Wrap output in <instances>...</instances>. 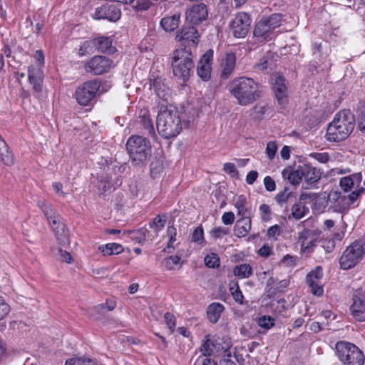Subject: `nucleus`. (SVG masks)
I'll list each match as a JSON object with an SVG mask.
<instances>
[{
  "mask_svg": "<svg viewBox=\"0 0 365 365\" xmlns=\"http://www.w3.org/2000/svg\"><path fill=\"white\" fill-rule=\"evenodd\" d=\"M260 88L258 82L246 76L235 77L227 85L230 95L242 106H249L257 101L261 97Z\"/></svg>",
  "mask_w": 365,
  "mask_h": 365,
  "instance_id": "f257e3e1",
  "label": "nucleus"
},
{
  "mask_svg": "<svg viewBox=\"0 0 365 365\" xmlns=\"http://www.w3.org/2000/svg\"><path fill=\"white\" fill-rule=\"evenodd\" d=\"M355 125V117L350 110L338 112L329 123L326 139L329 142H341L352 133Z\"/></svg>",
  "mask_w": 365,
  "mask_h": 365,
  "instance_id": "f03ea898",
  "label": "nucleus"
},
{
  "mask_svg": "<svg viewBox=\"0 0 365 365\" xmlns=\"http://www.w3.org/2000/svg\"><path fill=\"white\" fill-rule=\"evenodd\" d=\"M125 146L131 165L137 168L145 167L152 155L150 140L142 135H132L128 138Z\"/></svg>",
  "mask_w": 365,
  "mask_h": 365,
  "instance_id": "7ed1b4c3",
  "label": "nucleus"
},
{
  "mask_svg": "<svg viewBox=\"0 0 365 365\" xmlns=\"http://www.w3.org/2000/svg\"><path fill=\"white\" fill-rule=\"evenodd\" d=\"M173 73L178 79L187 82L195 68L194 55L190 46H180L172 54Z\"/></svg>",
  "mask_w": 365,
  "mask_h": 365,
  "instance_id": "20e7f679",
  "label": "nucleus"
},
{
  "mask_svg": "<svg viewBox=\"0 0 365 365\" xmlns=\"http://www.w3.org/2000/svg\"><path fill=\"white\" fill-rule=\"evenodd\" d=\"M156 124L158 133L165 139L176 137L182 130L181 120L175 109L161 107Z\"/></svg>",
  "mask_w": 365,
  "mask_h": 365,
  "instance_id": "39448f33",
  "label": "nucleus"
},
{
  "mask_svg": "<svg viewBox=\"0 0 365 365\" xmlns=\"http://www.w3.org/2000/svg\"><path fill=\"white\" fill-rule=\"evenodd\" d=\"M365 192V188L354 190L350 194L345 195L341 192L331 190L327 195V205L329 204V210L333 212L345 213L357 199Z\"/></svg>",
  "mask_w": 365,
  "mask_h": 365,
  "instance_id": "423d86ee",
  "label": "nucleus"
},
{
  "mask_svg": "<svg viewBox=\"0 0 365 365\" xmlns=\"http://www.w3.org/2000/svg\"><path fill=\"white\" fill-rule=\"evenodd\" d=\"M336 354L343 365H364V352L354 344L339 341L335 344Z\"/></svg>",
  "mask_w": 365,
  "mask_h": 365,
  "instance_id": "0eeeda50",
  "label": "nucleus"
},
{
  "mask_svg": "<svg viewBox=\"0 0 365 365\" xmlns=\"http://www.w3.org/2000/svg\"><path fill=\"white\" fill-rule=\"evenodd\" d=\"M37 206L41 209L55 233L57 240L61 244L68 243V234L65 225L61 220V216L53 207L44 200H39Z\"/></svg>",
  "mask_w": 365,
  "mask_h": 365,
  "instance_id": "6e6552de",
  "label": "nucleus"
},
{
  "mask_svg": "<svg viewBox=\"0 0 365 365\" xmlns=\"http://www.w3.org/2000/svg\"><path fill=\"white\" fill-rule=\"evenodd\" d=\"M125 168V165L107 166L105 174L101 177L98 181V190L101 194L115 190L121 185V175Z\"/></svg>",
  "mask_w": 365,
  "mask_h": 365,
  "instance_id": "1a4fd4ad",
  "label": "nucleus"
},
{
  "mask_svg": "<svg viewBox=\"0 0 365 365\" xmlns=\"http://www.w3.org/2000/svg\"><path fill=\"white\" fill-rule=\"evenodd\" d=\"M365 254V241L355 240L343 252L339 259L341 269L347 270L354 267Z\"/></svg>",
  "mask_w": 365,
  "mask_h": 365,
  "instance_id": "9d476101",
  "label": "nucleus"
},
{
  "mask_svg": "<svg viewBox=\"0 0 365 365\" xmlns=\"http://www.w3.org/2000/svg\"><path fill=\"white\" fill-rule=\"evenodd\" d=\"M101 86V81L93 79L79 86L75 92L77 102L81 106H88L94 98Z\"/></svg>",
  "mask_w": 365,
  "mask_h": 365,
  "instance_id": "9b49d317",
  "label": "nucleus"
},
{
  "mask_svg": "<svg viewBox=\"0 0 365 365\" xmlns=\"http://www.w3.org/2000/svg\"><path fill=\"white\" fill-rule=\"evenodd\" d=\"M350 312L358 322H365V289L360 287L353 291Z\"/></svg>",
  "mask_w": 365,
  "mask_h": 365,
  "instance_id": "f8f14e48",
  "label": "nucleus"
},
{
  "mask_svg": "<svg viewBox=\"0 0 365 365\" xmlns=\"http://www.w3.org/2000/svg\"><path fill=\"white\" fill-rule=\"evenodd\" d=\"M208 17L207 6L203 3L194 4L185 13V24L197 26L206 21Z\"/></svg>",
  "mask_w": 365,
  "mask_h": 365,
  "instance_id": "ddd939ff",
  "label": "nucleus"
},
{
  "mask_svg": "<svg viewBox=\"0 0 365 365\" xmlns=\"http://www.w3.org/2000/svg\"><path fill=\"white\" fill-rule=\"evenodd\" d=\"M178 41L183 42V46L196 48L200 41V34L195 26L185 24L176 35Z\"/></svg>",
  "mask_w": 365,
  "mask_h": 365,
  "instance_id": "4468645a",
  "label": "nucleus"
},
{
  "mask_svg": "<svg viewBox=\"0 0 365 365\" xmlns=\"http://www.w3.org/2000/svg\"><path fill=\"white\" fill-rule=\"evenodd\" d=\"M112 61L103 56H95L88 61L84 65V69L87 73L93 75H101L110 69Z\"/></svg>",
  "mask_w": 365,
  "mask_h": 365,
  "instance_id": "2eb2a0df",
  "label": "nucleus"
},
{
  "mask_svg": "<svg viewBox=\"0 0 365 365\" xmlns=\"http://www.w3.org/2000/svg\"><path fill=\"white\" fill-rule=\"evenodd\" d=\"M92 16L96 20L106 19L115 22L121 16V9L118 5L105 4L97 7Z\"/></svg>",
  "mask_w": 365,
  "mask_h": 365,
  "instance_id": "dca6fc26",
  "label": "nucleus"
},
{
  "mask_svg": "<svg viewBox=\"0 0 365 365\" xmlns=\"http://www.w3.org/2000/svg\"><path fill=\"white\" fill-rule=\"evenodd\" d=\"M251 19L245 12H240L236 14L232 20L230 27L233 35L236 38H244L250 29Z\"/></svg>",
  "mask_w": 365,
  "mask_h": 365,
  "instance_id": "f3484780",
  "label": "nucleus"
},
{
  "mask_svg": "<svg viewBox=\"0 0 365 365\" xmlns=\"http://www.w3.org/2000/svg\"><path fill=\"white\" fill-rule=\"evenodd\" d=\"M323 275L322 267L317 266L306 276V282L310 289V292L317 297L322 296L324 293L323 286L321 284V279Z\"/></svg>",
  "mask_w": 365,
  "mask_h": 365,
  "instance_id": "a211bd4d",
  "label": "nucleus"
},
{
  "mask_svg": "<svg viewBox=\"0 0 365 365\" xmlns=\"http://www.w3.org/2000/svg\"><path fill=\"white\" fill-rule=\"evenodd\" d=\"M212 58L213 50L209 49L200 57L197 65V73L204 81H207L211 77Z\"/></svg>",
  "mask_w": 365,
  "mask_h": 365,
  "instance_id": "6ab92c4d",
  "label": "nucleus"
},
{
  "mask_svg": "<svg viewBox=\"0 0 365 365\" xmlns=\"http://www.w3.org/2000/svg\"><path fill=\"white\" fill-rule=\"evenodd\" d=\"M136 122L138 128L142 130L143 134L146 135L154 141L157 140L155 128L148 110H141Z\"/></svg>",
  "mask_w": 365,
  "mask_h": 365,
  "instance_id": "aec40b11",
  "label": "nucleus"
},
{
  "mask_svg": "<svg viewBox=\"0 0 365 365\" xmlns=\"http://www.w3.org/2000/svg\"><path fill=\"white\" fill-rule=\"evenodd\" d=\"M272 89L278 103L282 108H284L288 101L286 79L282 76H277L273 83Z\"/></svg>",
  "mask_w": 365,
  "mask_h": 365,
  "instance_id": "412c9836",
  "label": "nucleus"
},
{
  "mask_svg": "<svg viewBox=\"0 0 365 365\" xmlns=\"http://www.w3.org/2000/svg\"><path fill=\"white\" fill-rule=\"evenodd\" d=\"M150 88L153 89L159 98L166 101L169 96V87L163 76H152L149 79Z\"/></svg>",
  "mask_w": 365,
  "mask_h": 365,
  "instance_id": "4be33fe9",
  "label": "nucleus"
},
{
  "mask_svg": "<svg viewBox=\"0 0 365 365\" xmlns=\"http://www.w3.org/2000/svg\"><path fill=\"white\" fill-rule=\"evenodd\" d=\"M27 70L29 82L32 85L33 90L36 93H41L42 91L44 77L43 71L34 66H29Z\"/></svg>",
  "mask_w": 365,
  "mask_h": 365,
  "instance_id": "5701e85b",
  "label": "nucleus"
},
{
  "mask_svg": "<svg viewBox=\"0 0 365 365\" xmlns=\"http://www.w3.org/2000/svg\"><path fill=\"white\" fill-rule=\"evenodd\" d=\"M300 171L301 175H303L305 180V182L310 185L318 182L322 176L320 170L309 164L300 165Z\"/></svg>",
  "mask_w": 365,
  "mask_h": 365,
  "instance_id": "b1692460",
  "label": "nucleus"
},
{
  "mask_svg": "<svg viewBox=\"0 0 365 365\" xmlns=\"http://www.w3.org/2000/svg\"><path fill=\"white\" fill-rule=\"evenodd\" d=\"M236 64V56L234 53H227L222 60L221 77L227 79L234 71Z\"/></svg>",
  "mask_w": 365,
  "mask_h": 365,
  "instance_id": "393cba45",
  "label": "nucleus"
},
{
  "mask_svg": "<svg viewBox=\"0 0 365 365\" xmlns=\"http://www.w3.org/2000/svg\"><path fill=\"white\" fill-rule=\"evenodd\" d=\"M251 217H240V219L237 220L234 227L235 235L239 238L247 236L251 230Z\"/></svg>",
  "mask_w": 365,
  "mask_h": 365,
  "instance_id": "a878e982",
  "label": "nucleus"
},
{
  "mask_svg": "<svg viewBox=\"0 0 365 365\" xmlns=\"http://www.w3.org/2000/svg\"><path fill=\"white\" fill-rule=\"evenodd\" d=\"M96 50L101 53H114L116 48L113 46V39L110 36H99L93 38Z\"/></svg>",
  "mask_w": 365,
  "mask_h": 365,
  "instance_id": "bb28decb",
  "label": "nucleus"
},
{
  "mask_svg": "<svg viewBox=\"0 0 365 365\" xmlns=\"http://www.w3.org/2000/svg\"><path fill=\"white\" fill-rule=\"evenodd\" d=\"M273 29L266 23L263 19H260L256 24L253 34L257 38H261L262 39L271 38L273 34Z\"/></svg>",
  "mask_w": 365,
  "mask_h": 365,
  "instance_id": "cd10ccee",
  "label": "nucleus"
},
{
  "mask_svg": "<svg viewBox=\"0 0 365 365\" xmlns=\"http://www.w3.org/2000/svg\"><path fill=\"white\" fill-rule=\"evenodd\" d=\"M224 310L225 307L223 304L218 302L211 303L207 309V317L208 320L212 324L217 323Z\"/></svg>",
  "mask_w": 365,
  "mask_h": 365,
  "instance_id": "c85d7f7f",
  "label": "nucleus"
},
{
  "mask_svg": "<svg viewBox=\"0 0 365 365\" xmlns=\"http://www.w3.org/2000/svg\"><path fill=\"white\" fill-rule=\"evenodd\" d=\"M180 23V15L175 14L172 16H167L163 17L160 22L161 27L165 31H173L175 30Z\"/></svg>",
  "mask_w": 365,
  "mask_h": 365,
  "instance_id": "c756f323",
  "label": "nucleus"
},
{
  "mask_svg": "<svg viewBox=\"0 0 365 365\" xmlns=\"http://www.w3.org/2000/svg\"><path fill=\"white\" fill-rule=\"evenodd\" d=\"M247 197L243 195H239L234 205L237 210V215L240 217H251V208L247 206Z\"/></svg>",
  "mask_w": 365,
  "mask_h": 365,
  "instance_id": "7c9ffc66",
  "label": "nucleus"
},
{
  "mask_svg": "<svg viewBox=\"0 0 365 365\" xmlns=\"http://www.w3.org/2000/svg\"><path fill=\"white\" fill-rule=\"evenodd\" d=\"M0 160L6 165L10 166L14 164V156L9 150L6 143L0 135Z\"/></svg>",
  "mask_w": 365,
  "mask_h": 365,
  "instance_id": "2f4dec72",
  "label": "nucleus"
},
{
  "mask_svg": "<svg viewBox=\"0 0 365 365\" xmlns=\"http://www.w3.org/2000/svg\"><path fill=\"white\" fill-rule=\"evenodd\" d=\"M98 250L106 255H118L123 252V247L118 243H107L98 247Z\"/></svg>",
  "mask_w": 365,
  "mask_h": 365,
  "instance_id": "473e14b6",
  "label": "nucleus"
},
{
  "mask_svg": "<svg viewBox=\"0 0 365 365\" xmlns=\"http://www.w3.org/2000/svg\"><path fill=\"white\" fill-rule=\"evenodd\" d=\"M308 212L309 208L301 201L295 202L292 207V215L295 220H300Z\"/></svg>",
  "mask_w": 365,
  "mask_h": 365,
  "instance_id": "72a5a7b5",
  "label": "nucleus"
},
{
  "mask_svg": "<svg viewBox=\"0 0 365 365\" xmlns=\"http://www.w3.org/2000/svg\"><path fill=\"white\" fill-rule=\"evenodd\" d=\"M320 235L321 234L316 235L313 238L308 240L307 242L301 245V252L307 255L312 253L319 241Z\"/></svg>",
  "mask_w": 365,
  "mask_h": 365,
  "instance_id": "f704fd0d",
  "label": "nucleus"
},
{
  "mask_svg": "<svg viewBox=\"0 0 365 365\" xmlns=\"http://www.w3.org/2000/svg\"><path fill=\"white\" fill-rule=\"evenodd\" d=\"M230 292L236 302L240 304H244V295L237 282L232 281L230 283Z\"/></svg>",
  "mask_w": 365,
  "mask_h": 365,
  "instance_id": "c9c22d12",
  "label": "nucleus"
},
{
  "mask_svg": "<svg viewBox=\"0 0 365 365\" xmlns=\"http://www.w3.org/2000/svg\"><path fill=\"white\" fill-rule=\"evenodd\" d=\"M161 264L165 269L173 270L177 267H180V257L177 255H172L163 259Z\"/></svg>",
  "mask_w": 365,
  "mask_h": 365,
  "instance_id": "e433bc0d",
  "label": "nucleus"
},
{
  "mask_svg": "<svg viewBox=\"0 0 365 365\" xmlns=\"http://www.w3.org/2000/svg\"><path fill=\"white\" fill-rule=\"evenodd\" d=\"M234 274L241 279L248 278L252 274V269L248 264H242L235 267Z\"/></svg>",
  "mask_w": 365,
  "mask_h": 365,
  "instance_id": "4c0bfd02",
  "label": "nucleus"
},
{
  "mask_svg": "<svg viewBox=\"0 0 365 365\" xmlns=\"http://www.w3.org/2000/svg\"><path fill=\"white\" fill-rule=\"evenodd\" d=\"M191 241L197 243L201 247H204L206 245V241L204 237V230L201 225L197 226L194 229L191 235Z\"/></svg>",
  "mask_w": 365,
  "mask_h": 365,
  "instance_id": "58836bf2",
  "label": "nucleus"
},
{
  "mask_svg": "<svg viewBox=\"0 0 365 365\" xmlns=\"http://www.w3.org/2000/svg\"><path fill=\"white\" fill-rule=\"evenodd\" d=\"M65 365H98L96 359L86 357H74L66 361Z\"/></svg>",
  "mask_w": 365,
  "mask_h": 365,
  "instance_id": "ea45409f",
  "label": "nucleus"
},
{
  "mask_svg": "<svg viewBox=\"0 0 365 365\" xmlns=\"http://www.w3.org/2000/svg\"><path fill=\"white\" fill-rule=\"evenodd\" d=\"M317 234H321V232L318 230L304 229L299 233L298 242L301 245Z\"/></svg>",
  "mask_w": 365,
  "mask_h": 365,
  "instance_id": "a19ab883",
  "label": "nucleus"
},
{
  "mask_svg": "<svg viewBox=\"0 0 365 365\" xmlns=\"http://www.w3.org/2000/svg\"><path fill=\"white\" fill-rule=\"evenodd\" d=\"M282 15L280 14H273L269 16L263 17L266 23L273 29V31L279 27L282 21Z\"/></svg>",
  "mask_w": 365,
  "mask_h": 365,
  "instance_id": "79ce46f5",
  "label": "nucleus"
},
{
  "mask_svg": "<svg viewBox=\"0 0 365 365\" xmlns=\"http://www.w3.org/2000/svg\"><path fill=\"white\" fill-rule=\"evenodd\" d=\"M210 234L214 239H221L230 234V229L222 226L215 227L210 231Z\"/></svg>",
  "mask_w": 365,
  "mask_h": 365,
  "instance_id": "37998d69",
  "label": "nucleus"
},
{
  "mask_svg": "<svg viewBox=\"0 0 365 365\" xmlns=\"http://www.w3.org/2000/svg\"><path fill=\"white\" fill-rule=\"evenodd\" d=\"M215 346L214 342L210 339H207L200 346V351L205 356H211Z\"/></svg>",
  "mask_w": 365,
  "mask_h": 365,
  "instance_id": "c03bdc74",
  "label": "nucleus"
},
{
  "mask_svg": "<svg viewBox=\"0 0 365 365\" xmlns=\"http://www.w3.org/2000/svg\"><path fill=\"white\" fill-rule=\"evenodd\" d=\"M150 175L153 178H155L161 173L163 170V165L162 163L155 160L150 163Z\"/></svg>",
  "mask_w": 365,
  "mask_h": 365,
  "instance_id": "a18cd8bd",
  "label": "nucleus"
},
{
  "mask_svg": "<svg viewBox=\"0 0 365 365\" xmlns=\"http://www.w3.org/2000/svg\"><path fill=\"white\" fill-rule=\"evenodd\" d=\"M292 195V192H289L288 187H285L282 191L276 195L274 199L279 205H282L283 203H285L288 200Z\"/></svg>",
  "mask_w": 365,
  "mask_h": 365,
  "instance_id": "49530a36",
  "label": "nucleus"
},
{
  "mask_svg": "<svg viewBox=\"0 0 365 365\" xmlns=\"http://www.w3.org/2000/svg\"><path fill=\"white\" fill-rule=\"evenodd\" d=\"M258 325L264 329H269L274 325V320L271 317L262 316L258 319Z\"/></svg>",
  "mask_w": 365,
  "mask_h": 365,
  "instance_id": "de8ad7c7",
  "label": "nucleus"
},
{
  "mask_svg": "<svg viewBox=\"0 0 365 365\" xmlns=\"http://www.w3.org/2000/svg\"><path fill=\"white\" fill-rule=\"evenodd\" d=\"M165 224V220H163L160 218V215H157L151 222H149V227L158 232L164 227Z\"/></svg>",
  "mask_w": 365,
  "mask_h": 365,
  "instance_id": "09e8293b",
  "label": "nucleus"
},
{
  "mask_svg": "<svg viewBox=\"0 0 365 365\" xmlns=\"http://www.w3.org/2000/svg\"><path fill=\"white\" fill-rule=\"evenodd\" d=\"M205 263L210 268H215L220 265V259L216 254L212 253L205 257Z\"/></svg>",
  "mask_w": 365,
  "mask_h": 365,
  "instance_id": "8fccbe9b",
  "label": "nucleus"
},
{
  "mask_svg": "<svg viewBox=\"0 0 365 365\" xmlns=\"http://www.w3.org/2000/svg\"><path fill=\"white\" fill-rule=\"evenodd\" d=\"M303 178V175H301L300 165H299L296 170L289 173L288 180L292 185H298Z\"/></svg>",
  "mask_w": 365,
  "mask_h": 365,
  "instance_id": "3c124183",
  "label": "nucleus"
},
{
  "mask_svg": "<svg viewBox=\"0 0 365 365\" xmlns=\"http://www.w3.org/2000/svg\"><path fill=\"white\" fill-rule=\"evenodd\" d=\"M223 170L232 178H237L239 177V172L237 170L234 163H226L223 165Z\"/></svg>",
  "mask_w": 365,
  "mask_h": 365,
  "instance_id": "603ef678",
  "label": "nucleus"
},
{
  "mask_svg": "<svg viewBox=\"0 0 365 365\" xmlns=\"http://www.w3.org/2000/svg\"><path fill=\"white\" fill-rule=\"evenodd\" d=\"M107 312L104 303L93 307L91 310V314L96 319H101V315H103Z\"/></svg>",
  "mask_w": 365,
  "mask_h": 365,
  "instance_id": "864d4df0",
  "label": "nucleus"
},
{
  "mask_svg": "<svg viewBox=\"0 0 365 365\" xmlns=\"http://www.w3.org/2000/svg\"><path fill=\"white\" fill-rule=\"evenodd\" d=\"M339 185L341 189L346 192L351 191L354 187L351 178H350L349 175L341 178L339 181Z\"/></svg>",
  "mask_w": 365,
  "mask_h": 365,
  "instance_id": "5fc2aeb1",
  "label": "nucleus"
},
{
  "mask_svg": "<svg viewBox=\"0 0 365 365\" xmlns=\"http://www.w3.org/2000/svg\"><path fill=\"white\" fill-rule=\"evenodd\" d=\"M259 211L263 221L267 222L271 219V209L268 205L262 204L259 206Z\"/></svg>",
  "mask_w": 365,
  "mask_h": 365,
  "instance_id": "6e6d98bb",
  "label": "nucleus"
},
{
  "mask_svg": "<svg viewBox=\"0 0 365 365\" xmlns=\"http://www.w3.org/2000/svg\"><path fill=\"white\" fill-rule=\"evenodd\" d=\"M309 156L321 163H327L329 160V155L327 153H312Z\"/></svg>",
  "mask_w": 365,
  "mask_h": 365,
  "instance_id": "4d7b16f0",
  "label": "nucleus"
},
{
  "mask_svg": "<svg viewBox=\"0 0 365 365\" xmlns=\"http://www.w3.org/2000/svg\"><path fill=\"white\" fill-rule=\"evenodd\" d=\"M350 178H351V182L353 186L355 187V190H357L360 188H364L361 186V182L362 181V174L361 173H356L349 175Z\"/></svg>",
  "mask_w": 365,
  "mask_h": 365,
  "instance_id": "13d9d810",
  "label": "nucleus"
},
{
  "mask_svg": "<svg viewBox=\"0 0 365 365\" xmlns=\"http://www.w3.org/2000/svg\"><path fill=\"white\" fill-rule=\"evenodd\" d=\"M277 150V147L276 143L274 141H269L267 144L266 147V153L269 160H272L276 154Z\"/></svg>",
  "mask_w": 365,
  "mask_h": 365,
  "instance_id": "bf43d9fd",
  "label": "nucleus"
},
{
  "mask_svg": "<svg viewBox=\"0 0 365 365\" xmlns=\"http://www.w3.org/2000/svg\"><path fill=\"white\" fill-rule=\"evenodd\" d=\"M151 3L148 0H137L136 4L133 6L138 11H146L150 7Z\"/></svg>",
  "mask_w": 365,
  "mask_h": 365,
  "instance_id": "052dcab7",
  "label": "nucleus"
},
{
  "mask_svg": "<svg viewBox=\"0 0 365 365\" xmlns=\"http://www.w3.org/2000/svg\"><path fill=\"white\" fill-rule=\"evenodd\" d=\"M235 216L233 212H225L222 216V222L225 225H231L234 223Z\"/></svg>",
  "mask_w": 365,
  "mask_h": 365,
  "instance_id": "680f3d73",
  "label": "nucleus"
},
{
  "mask_svg": "<svg viewBox=\"0 0 365 365\" xmlns=\"http://www.w3.org/2000/svg\"><path fill=\"white\" fill-rule=\"evenodd\" d=\"M10 312L9 305L0 297V320L3 319Z\"/></svg>",
  "mask_w": 365,
  "mask_h": 365,
  "instance_id": "e2e57ef3",
  "label": "nucleus"
},
{
  "mask_svg": "<svg viewBox=\"0 0 365 365\" xmlns=\"http://www.w3.org/2000/svg\"><path fill=\"white\" fill-rule=\"evenodd\" d=\"M357 127L361 133H365V107L361 110V114L358 117Z\"/></svg>",
  "mask_w": 365,
  "mask_h": 365,
  "instance_id": "0e129e2a",
  "label": "nucleus"
},
{
  "mask_svg": "<svg viewBox=\"0 0 365 365\" xmlns=\"http://www.w3.org/2000/svg\"><path fill=\"white\" fill-rule=\"evenodd\" d=\"M164 319L168 328L173 331L175 327V319L174 315L170 312H166L164 315Z\"/></svg>",
  "mask_w": 365,
  "mask_h": 365,
  "instance_id": "69168bd1",
  "label": "nucleus"
},
{
  "mask_svg": "<svg viewBox=\"0 0 365 365\" xmlns=\"http://www.w3.org/2000/svg\"><path fill=\"white\" fill-rule=\"evenodd\" d=\"M264 184L266 190L269 192H272L276 189L275 182L270 176H266L264 178Z\"/></svg>",
  "mask_w": 365,
  "mask_h": 365,
  "instance_id": "338daca9",
  "label": "nucleus"
},
{
  "mask_svg": "<svg viewBox=\"0 0 365 365\" xmlns=\"http://www.w3.org/2000/svg\"><path fill=\"white\" fill-rule=\"evenodd\" d=\"M317 198V193L302 192L300 195L299 201H301V202L304 201V202H312V201L315 200Z\"/></svg>",
  "mask_w": 365,
  "mask_h": 365,
  "instance_id": "774afa93",
  "label": "nucleus"
}]
</instances>
